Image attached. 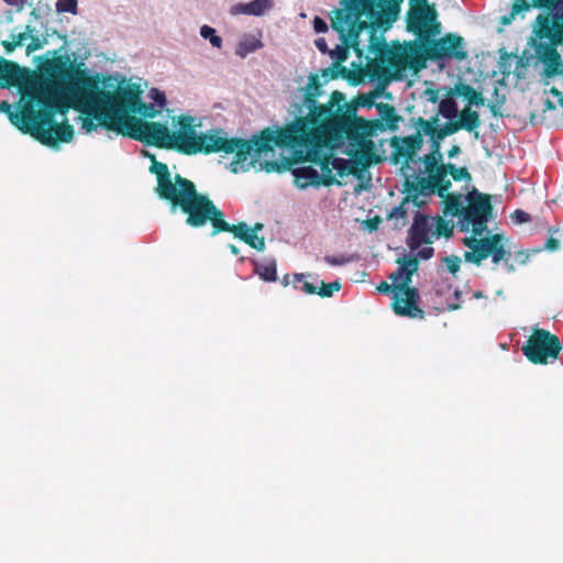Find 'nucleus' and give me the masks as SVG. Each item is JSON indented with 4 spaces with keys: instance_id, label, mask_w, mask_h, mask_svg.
Segmentation results:
<instances>
[{
    "instance_id": "nucleus-1",
    "label": "nucleus",
    "mask_w": 563,
    "mask_h": 563,
    "mask_svg": "<svg viewBox=\"0 0 563 563\" xmlns=\"http://www.w3.org/2000/svg\"><path fill=\"white\" fill-rule=\"evenodd\" d=\"M194 122L195 118L185 115L186 137L183 142L181 154L235 153L234 159L228 165L229 170L233 174L247 172L262 155L275 154V131L273 130H266L262 135H253L245 140L229 137L228 132L222 128L199 133L196 131Z\"/></svg>"
},
{
    "instance_id": "nucleus-2",
    "label": "nucleus",
    "mask_w": 563,
    "mask_h": 563,
    "mask_svg": "<svg viewBox=\"0 0 563 563\" xmlns=\"http://www.w3.org/2000/svg\"><path fill=\"white\" fill-rule=\"evenodd\" d=\"M314 125L310 118H301L275 131V146L288 150L296 163L318 161L321 152L341 148L347 140L350 122L332 117Z\"/></svg>"
},
{
    "instance_id": "nucleus-3",
    "label": "nucleus",
    "mask_w": 563,
    "mask_h": 563,
    "mask_svg": "<svg viewBox=\"0 0 563 563\" xmlns=\"http://www.w3.org/2000/svg\"><path fill=\"white\" fill-rule=\"evenodd\" d=\"M180 210L187 214L186 224L191 228L203 227L211 221V236L220 232H231L245 242L253 234L246 222L230 224L223 219V212L206 195L199 194L194 183H181Z\"/></svg>"
},
{
    "instance_id": "nucleus-4",
    "label": "nucleus",
    "mask_w": 563,
    "mask_h": 563,
    "mask_svg": "<svg viewBox=\"0 0 563 563\" xmlns=\"http://www.w3.org/2000/svg\"><path fill=\"white\" fill-rule=\"evenodd\" d=\"M44 71L58 82H71L75 88L80 89L84 92L87 101L91 106L103 107V102L95 92H91L81 86V81L89 79L98 80L99 90L110 91L112 96H114L113 92L118 93L121 85L125 84V78L118 73L112 75H102L89 68H80V64L77 63L76 58H71L67 53L47 60L44 65Z\"/></svg>"
},
{
    "instance_id": "nucleus-5",
    "label": "nucleus",
    "mask_w": 563,
    "mask_h": 563,
    "mask_svg": "<svg viewBox=\"0 0 563 563\" xmlns=\"http://www.w3.org/2000/svg\"><path fill=\"white\" fill-rule=\"evenodd\" d=\"M111 131L117 134L128 135L144 145H154L161 148H172L181 153L185 135V115L179 117L177 130L173 133L168 128L158 122H147L135 118L126 121H117L112 124Z\"/></svg>"
},
{
    "instance_id": "nucleus-6",
    "label": "nucleus",
    "mask_w": 563,
    "mask_h": 563,
    "mask_svg": "<svg viewBox=\"0 0 563 563\" xmlns=\"http://www.w3.org/2000/svg\"><path fill=\"white\" fill-rule=\"evenodd\" d=\"M26 97L42 108L41 111L33 113V136L44 145L54 146L55 114L65 115L68 112L70 108L68 100L62 95L51 93L47 87L30 89Z\"/></svg>"
},
{
    "instance_id": "nucleus-7",
    "label": "nucleus",
    "mask_w": 563,
    "mask_h": 563,
    "mask_svg": "<svg viewBox=\"0 0 563 563\" xmlns=\"http://www.w3.org/2000/svg\"><path fill=\"white\" fill-rule=\"evenodd\" d=\"M492 197L481 192L473 187L466 195L457 194L448 197L444 213L459 218V228L461 232H468L472 221H490L493 219L494 208Z\"/></svg>"
},
{
    "instance_id": "nucleus-8",
    "label": "nucleus",
    "mask_w": 563,
    "mask_h": 563,
    "mask_svg": "<svg viewBox=\"0 0 563 563\" xmlns=\"http://www.w3.org/2000/svg\"><path fill=\"white\" fill-rule=\"evenodd\" d=\"M410 54L435 62L440 70H443L450 60L461 62L467 58L464 38L454 33H448L440 38L421 35L418 43L410 47Z\"/></svg>"
},
{
    "instance_id": "nucleus-9",
    "label": "nucleus",
    "mask_w": 563,
    "mask_h": 563,
    "mask_svg": "<svg viewBox=\"0 0 563 563\" xmlns=\"http://www.w3.org/2000/svg\"><path fill=\"white\" fill-rule=\"evenodd\" d=\"M533 8L548 12L549 15L539 14L533 30L538 41L553 45L555 48L563 45V0H531Z\"/></svg>"
},
{
    "instance_id": "nucleus-10",
    "label": "nucleus",
    "mask_w": 563,
    "mask_h": 563,
    "mask_svg": "<svg viewBox=\"0 0 563 563\" xmlns=\"http://www.w3.org/2000/svg\"><path fill=\"white\" fill-rule=\"evenodd\" d=\"M87 90L95 92L97 97L103 102V107L107 108V112H97L95 118L98 120L99 124L103 125L106 130L111 131V126L117 121H125L126 113H135L139 114L143 104V101L140 97H135L129 103H120L117 101L115 97L111 95L110 91H100L99 82L95 79L84 80L80 82Z\"/></svg>"
},
{
    "instance_id": "nucleus-11",
    "label": "nucleus",
    "mask_w": 563,
    "mask_h": 563,
    "mask_svg": "<svg viewBox=\"0 0 563 563\" xmlns=\"http://www.w3.org/2000/svg\"><path fill=\"white\" fill-rule=\"evenodd\" d=\"M528 45L533 49V53L528 55V51H525L521 63L522 65H531V60H534L532 63L534 68L542 65L540 71V82L542 85L548 86L551 79L563 75V58L558 48L537 38H530Z\"/></svg>"
},
{
    "instance_id": "nucleus-12",
    "label": "nucleus",
    "mask_w": 563,
    "mask_h": 563,
    "mask_svg": "<svg viewBox=\"0 0 563 563\" xmlns=\"http://www.w3.org/2000/svg\"><path fill=\"white\" fill-rule=\"evenodd\" d=\"M143 156L148 157L152 162V165L150 166V172L156 175V192L158 197L163 200L169 201L170 212L175 213L177 209L180 208L181 199H184L181 196V183L184 181L189 184L192 181L181 177L179 174L175 175L173 181L170 172L166 164L156 161L155 155L150 152L144 151Z\"/></svg>"
},
{
    "instance_id": "nucleus-13",
    "label": "nucleus",
    "mask_w": 563,
    "mask_h": 563,
    "mask_svg": "<svg viewBox=\"0 0 563 563\" xmlns=\"http://www.w3.org/2000/svg\"><path fill=\"white\" fill-rule=\"evenodd\" d=\"M333 31L338 34L341 44L335 45L334 48H330V53H327V55L334 60V64L331 68L324 69L322 75L324 77L330 75L332 79H335L339 76L349 78L350 70L344 66H339L338 64L347 60L350 49H353L356 56L361 58L363 56L364 48L362 47L361 38H357L355 30L336 29Z\"/></svg>"
},
{
    "instance_id": "nucleus-14",
    "label": "nucleus",
    "mask_w": 563,
    "mask_h": 563,
    "mask_svg": "<svg viewBox=\"0 0 563 563\" xmlns=\"http://www.w3.org/2000/svg\"><path fill=\"white\" fill-rule=\"evenodd\" d=\"M561 349L559 338L544 329L534 330L521 347L523 355L533 364H548L556 360Z\"/></svg>"
},
{
    "instance_id": "nucleus-15",
    "label": "nucleus",
    "mask_w": 563,
    "mask_h": 563,
    "mask_svg": "<svg viewBox=\"0 0 563 563\" xmlns=\"http://www.w3.org/2000/svg\"><path fill=\"white\" fill-rule=\"evenodd\" d=\"M260 166L266 173L290 170L294 177V185L300 190H306L309 187L319 188L322 184V177L313 166L305 165L291 168L290 158L285 157L283 154H280V158L277 161L261 162Z\"/></svg>"
},
{
    "instance_id": "nucleus-16",
    "label": "nucleus",
    "mask_w": 563,
    "mask_h": 563,
    "mask_svg": "<svg viewBox=\"0 0 563 563\" xmlns=\"http://www.w3.org/2000/svg\"><path fill=\"white\" fill-rule=\"evenodd\" d=\"M366 0H341V8H334L328 13L332 30L357 27L365 13Z\"/></svg>"
},
{
    "instance_id": "nucleus-17",
    "label": "nucleus",
    "mask_w": 563,
    "mask_h": 563,
    "mask_svg": "<svg viewBox=\"0 0 563 563\" xmlns=\"http://www.w3.org/2000/svg\"><path fill=\"white\" fill-rule=\"evenodd\" d=\"M391 22L386 20L383 15L374 21L362 20L357 24V27L353 30L356 31L357 38H360L362 32L366 31L368 33L367 51L375 56L384 57L389 53V46L385 41L384 33L389 30Z\"/></svg>"
},
{
    "instance_id": "nucleus-18",
    "label": "nucleus",
    "mask_w": 563,
    "mask_h": 563,
    "mask_svg": "<svg viewBox=\"0 0 563 563\" xmlns=\"http://www.w3.org/2000/svg\"><path fill=\"white\" fill-rule=\"evenodd\" d=\"M412 121L416 128H419L424 135L430 137L431 153L423 155L419 159L424 164L427 174H432L439 165H443L441 143L448 135L443 133L441 129L439 131H432L430 125L427 124L421 117L412 119Z\"/></svg>"
},
{
    "instance_id": "nucleus-19",
    "label": "nucleus",
    "mask_w": 563,
    "mask_h": 563,
    "mask_svg": "<svg viewBox=\"0 0 563 563\" xmlns=\"http://www.w3.org/2000/svg\"><path fill=\"white\" fill-rule=\"evenodd\" d=\"M30 70L21 67L18 63L0 57V89H9L18 87L21 92L26 96L30 89L34 87L27 86Z\"/></svg>"
},
{
    "instance_id": "nucleus-20",
    "label": "nucleus",
    "mask_w": 563,
    "mask_h": 563,
    "mask_svg": "<svg viewBox=\"0 0 563 563\" xmlns=\"http://www.w3.org/2000/svg\"><path fill=\"white\" fill-rule=\"evenodd\" d=\"M431 218L421 211L417 210L413 216V221L408 230L406 244L411 252L418 250L422 244H431L433 242Z\"/></svg>"
},
{
    "instance_id": "nucleus-21",
    "label": "nucleus",
    "mask_w": 563,
    "mask_h": 563,
    "mask_svg": "<svg viewBox=\"0 0 563 563\" xmlns=\"http://www.w3.org/2000/svg\"><path fill=\"white\" fill-rule=\"evenodd\" d=\"M400 302L393 303V309L397 316L420 318L424 317V311L419 308L420 294L416 287H397Z\"/></svg>"
},
{
    "instance_id": "nucleus-22",
    "label": "nucleus",
    "mask_w": 563,
    "mask_h": 563,
    "mask_svg": "<svg viewBox=\"0 0 563 563\" xmlns=\"http://www.w3.org/2000/svg\"><path fill=\"white\" fill-rule=\"evenodd\" d=\"M302 103H294L291 106L292 121L301 118H310L313 120L314 125H317L321 120L331 117L330 101L327 104H320L316 100L317 97H308L306 95H302Z\"/></svg>"
},
{
    "instance_id": "nucleus-23",
    "label": "nucleus",
    "mask_w": 563,
    "mask_h": 563,
    "mask_svg": "<svg viewBox=\"0 0 563 563\" xmlns=\"http://www.w3.org/2000/svg\"><path fill=\"white\" fill-rule=\"evenodd\" d=\"M461 119L456 122H445L440 125V129L448 136L455 134L460 130H466L468 132L476 131L481 125V119L477 111L472 110L470 107L465 108L461 114ZM474 136L478 137V132H475Z\"/></svg>"
},
{
    "instance_id": "nucleus-24",
    "label": "nucleus",
    "mask_w": 563,
    "mask_h": 563,
    "mask_svg": "<svg viewBox=\"0 0 563 563\" xmlns=\"http://www.w3.org/2000/svg\"><path fill=\"white\" fill-rule=\"evenodd\" d=\"M330 107H331V117L334 119H344L350 122V126L352 125V121L357 117V102L356 100L352 103H347L345 99V95L341 91H333L330 96Z\"/></svg>"
},
{
    "instance_id": "nucleus-25",
    "label": "nucleus",
    "mask_w": 563,
    "mask_h": 563,
    "mask_svg": "<svg viewBox=\"0 0 563 563\" xmlns=\"http://www.w3.org/2000/svg\"><path fill=\"white\" fill-rule=\"evenodd\" d=\"M438 12L432 8H412L408 12V30L415 34H420L431 23H435Z\"/></svg>"
},
{
    "instance_id": "nucleus-26",
    "label": "nucleus",
    "mask_w": 563,
    "mask_h": 563,
    "mask_svg": "<svg viewBox=\"0 0 563 563\" xmlns=\"http://www.w3.org/2000/svg\"><path fill=\"white\" fill-rule=\"evenodd\" d=\"M374 128L371 122L360 117L352 121V125L347 133L349 148L344 151L345 154H351L357 148L366 136H372Z\"/></svg>"
},
{
    "instance_id": "nucleus-27",
    "label": "nucleus",
    "mask_w": 563,
    "mask_h": 563,
    "mask_svg": "<svg viewBox=\"0 0 563 563\" xmlns=\"http://www.w3.org/2000/svg\"><path fill=\"white\" fill-rule=\"evenodd\" d=\"M413 178L412 181H410L408 178L406 179L405 186L408 195L412 197V202L421 207L424 202L418 201V198L420 196L427 197L431 196L433 192L430 176H426L424 173H417L411 175Z\"/></svg>"
},
{
    "instance_id": "nucleus-28",
    "label": "nucleus",
    "mask_w": 563,
    "mask_h": 563,
    "mask_svg": "<svg viewBox=\"0 0 563 563\" xmlns=\"http://www.w3.org/2000/svg\"><path fill=\"white\" fill-rule=\"evenodd\" d=\"M399 264L398 268L389 275L394 285L397 287H407L411 284V278L415 273L418 272L419 262L413 258L412 255H404L402 261H397Z\"/></svg>"
},
{
    "instance_id": "nucleus-29",
    "label": "nucleus",
    "mask_w": 563,
    "mask_h": 563,
    "mask_svg": "<svg viewBox=\"0 0 563 563\" xmlns=\"http://www.w3.org/2000/svg\"><path fill=\"white\" fill-rule=\"evenodd\" d=\"M419 131L415 133L413 135L405 136L399 140L400 144L397 146V151L406 156V168H410L408 165L409 161H413V157L416 156L417 152L422 147L423 145V133L422 131L417 128Z\"/></svg>"
},
{
    "instance_id": "nucleus-30",
    "label": "nucleus",
    "mask_w": 563,
    "mask_h": 563,
    "mask_svg": "<svg viewBox=\"0 0 563 563\" xmlns=\"http://www.w3.org/2000/svg\"><path fill=\"white\" fill-rule=\"evenodd\" d=\"M448 174L450 173L446 165H439L432 174H429L433 192H437L440 198H444L445 201L448 197L452 196L449 194L452 183L448 178Z\"/></svg>"
},
{
    "instance_id": "nucleus-31",
    "label": "nucleus",
    "mask_w": 563,
    "mask_h": 563,
    "mask_svg": "<svg viewBox=\"0 0 563 563\" xmlns=\"http://www.w3.org/2000/svg\"><path fill=\"white\" fill-rule=\"evenodd\" d=\"M451 95L455 97H463L467 100L468 106L484 107L486 104V100L483 95L476 91L468 84L463 82L461 79L451 89Z\"/></svg>"
},
{
    "instance_id": "nucleus-32",
    "label": "nucleus",
    "mask_w": 563,
    "mask_h": 563,
    "mask_svg": "<svg viewBox=\"0 0 563 563\" xmlns=\"http://www.w3.org/2000/svg\"><path fill=\"white\" fill-rule=\"evenodd\" d=\"M463 244L470 249L471 251H467L464 253V260L467 263H472L475 265H481L482 261L486 260L488 257V251L485 245L481 244V241L475 238H464Z\"/></svg>"
},
{
    "instance_id": "nucleus-33",
    "label": "nucleus",
    "mask_w": 563,
    "mask_h": 563,
    "mask_svg": "<svg viewBox=\"0 0 563 563\" xmlns=\"http://www.w3.org/2000/svg\"><path fill=\"white\" fill-rule=\"evenodd\" d=\"M253 272L265 283H275L278 279L277 262L274 257L266 258L263 263L251 258Z\"/></svg>"
},
{
    "instance_id": "nucleus-34",
    "label": "nucleus",
    "mask_w": 563,
    "mask_h": 563,
    "mask_svg": "<svg viewBox=\"0 0 563 563\" xmlns=\"http://www.w3.org/2000/svg\"><path fill=\"white\" fill-rule=\"evenodd\" d=\"M331 153L329 152H321L318 161H310L311 163H316L321 168L320 176L322 177V184L321 186H342V183L339 181L333 175H332V167H331Z\"/></svg>"
},
{
    "instance_id": "nucleus-35",
    "label": "nucleus",
    "mask_w": 563,
    "mask_h": 563,
    "mask_svg": "<svg viewBox=\"0 0 563 563\" xmlns=\"http://www.w3.org/2000/svg\"><path fill=\"white\" fill-rule=\"evenodd\" d=\"M376 111L378 112L380 120L385 123L386 129L390 131L398 130V123L401 120V117L397 114L396 109L393 106L379 102L376 106Z\"/></svg>"
},
{
    "instance_id": "nucleus-36",
    "label": "nucleus",
    "mask_w": 563,
    "mask_h": 563,
    "mask_svg": "<svg viewBox=\"0 0 563 563\" xmlns=\"http://www.w3.org/2000/svg\"><path fill=\"white\" fill-rule=\"evenodd\" d=\"M264 46L263 42L253 34H244L236 46V55L245 58L249 54L256 52Z\"/></svg>"
},
{
    "instance_id": "nucleus-37",
    "label": "nucleus",
    "mask_w": 563,
    "mask_h": 563,
    "mask_svg": "<svg viewBox=\"0 0 563 563\" xmlns=\"http://www.w3.org/2000/svg\"><path fill=\"white\" fill-rule=\"evenodd\" d=\"M460 114L457 103L452 97H446L439 102L438 115L446 119V122H456L455 120L460 118Z\"/></svg>"
},
{
    "instance_id": "nucleus-38",
    "label": "nucleus",
    "mask_w": 563,
    "mask_h": 563,
    "mask_svg": "<svg viewBox=\"0 0 563 563\" xmlns=\"http://www.w3.org/2000/svg\"><path fill=\"white\" fill-rule=\"evenodd\" d=\"M531 8H533L532 3H529L527 0H515L511 5L510 12L504 14L499 19V23L501 25H509L515 20L516 15L528 12Z\"/></svg>"
},
{
    "instance_id": "nucleus-39",
    "label": "nucleus",
    "mask_w": 563,
    "mask_h": 563,
    "mask_svg": "<svg viewBox=\"0 0 563 563\" xmlns=\"http://www.w3.org/2000/svg\"><path fill=\"white\" fill-rule=\"evenodd\" d=\"M8 119L14 126L19 128L23 133H30L31 135H33V117L26 120L23 113L15 110L9 113Z\"/></svg>"
},
{
    "instance_id": "nucleus-40",
    "label": "nucleus",
    "mask_w": 563,
    "mask_h": 563,
    "mask_svg": "<svg viewBox=\"0 0 563 563\" xmlns=\"http://www.w3.org/2000/svg\"><path fill=\"white\" fill-rule=\"evenodd\" d=\"M431 221L434 225V230H432L431 233L432 239H440L441 236L450 238L453 234V227L450 225L449 221L439 216L431 218Z\"/></svg>"
},
{
    "instance_id": "nucleus-41",
    "label": "nucleus",
    "mask_w": 563,
    "mask_h": 563,
    "mask_svg": "<svg viewBox=\"0 0 563 563\" xmlns=\"http://www.w3.org/2000/svg\"><path fill=\"white\" fill-rule=\"evenodd\" d=\"M53 135L55 137V145L57 144V140L70 142L74 137V128L65 119L62 124L56 122V125L53 128Z\"/></svg>"
},
{
    "instance_id": "nucleus-42",
    "label": "nucleus",
    "mask_w": 563,
    "mask_h": 563,
    "mask_svg": "<svg viewBox=\"0 0 563 563\" xmlns=\"http://www.w3.org/2000/svg\"><path fill=\"white\" fill-rule=\"evenodd\" d=\"M199 34L203 40L209 41L212 47H214V48L222 47V43H223L222 37L217 34V31L214 27L203 24L200 27Z\"/></svg>"
},
{
    "instance_id": "nucleus-43",
    "label": "nucleus",
    "mask_w": 563,
    "mask_h": 563,
    "mask_svg": "<svg viewBox=\"0 0 563 563\" xmlns=\"http://www.w3.org/2000/svg\"><path fill=\"white\" fill-rule=\"evenodd\" d=\"M250 4L251 16H262L265 12L274 8V0H252Z\"/></svg>"
},
{
    "instance_id": "nucleus-44",
    "label": "nucleus",
    "mask_w": 563,
    "mask_h": 563,
    "mask_svg": "<svg viewBox=\"0 0 563 563\" xmlns=\"http://www.w3.org/2000/svg\"><path fill=\"white\" fill-rule=\"evenodd\" d=\"M353 161L350 158L333 157L331 167L336 170L340 177L347 176L351 173Z\"/></svg>"
},
{
    "instance_id": "nucleus-45",
    "label": "nucleus",
    "mask_w": 563,
    "mask_h": 563,
    "mask_svg": "<svg viewBox=\"0 0 563 563\" xmlns=\"http://www.w3.org/2000/svg\"><path fill=\"white\" fill-rule=\"evenodd\" d=\"M358 260L357 254L325 255L323 261L331 266H342Z\"/></svg>"
},
{
    "instance_id": "nucleus-46",
    "label": "nucleus",
    "mask_w": 563,
    "mask_h": 563,
    "mask_svg": "<svg viewBox=\"0 0 563 563\" xmlns=\"http://www.w3.org/2000/svg\"><path fill=\"white\" fill-rule=\"evenodd\" d=\"M322 93H323V90L319 82L318 76L310 75L306 87L302 88V95H306L308 97H320Z\"/></svg>"
},
{
    "instance_id": "nucleus-47",
    "label": "nucleus",
    "mask_w": 563,
    "mask_h": 563,
    "mask_svg": "<svg viewBox=\"0 0 563 563\" xmlns=\"http://www.w3.org/2000/svg\"><path fill=\"white\" fill-rule=\"evenodd\" d=\"M341 283L339 279L324 284L322 280L319 279V287H318V294L322 298H330L333 296L334 291H339L341 289Z\"/></svg>"
},
{
    "instance_id": "nucleus-48",
    "label": "nucleus",
    "mask_w": 563,
    "mask_h": 563,
    "mask_svg": "<svg viewBox=\"0 0 563 563\" xmlns=\"http://www.w3.org/2000/svg\"><path fill=\"white\" fill-rule=\"evenodd\" d=\"M380 97H382L380 91H374L372 93H363V95L358 96V98L356 99V102H357L358 108H366V109L375 108L376 109V106L378 103H376L375 100Z\"/></svg>"
},
{
    "instance_id": "nucleus-49",
    "label": "nucleus",
    "mask_w": 563,
    "mask_h": 563,
    "mask_svg": "<svg viewBox=\"0 0 563 563\" xmlns=\"http://www.w3.org/2000/svg\"><path fill=\"white\" fill-rule=\"evenodd\" d=\"M446 167L449 169L450 175L455 181L464 180L468 183L472 180V176L466 167H456L454 164L451 163L446 164Z\"/></svg>"
},
{
    "instance_id": "nucleus-50",
    "label": "nucleus",
    "mask_w": 563,
    "mask_h": 563,
    "mask_svg": "<svg viewBox=\"0 0 563 563\" xmlns=\"http://www.w3.org/2000/svg\"><path fill=\"white\" fill-rule=\"evenodd\" d=\"M56 12L77 14L78 0H57Z\"/></svg>"
},
{
    "instance_id": "nucleus-51",
    "label": "nucleus",
    "mask_w": 563,
    "mask_h": 563,
    "mask_svg": "<svg viewBox=\"0 0 563 563\" xmlns=\"http://www.w3.org/2000/svg\"><path fill=\"white\" fill-rule=\"evenodd\" d=\"M148 98L152 100L151 103L155 104L161 110L164 109L167 103L166 93L155 87L150 89Z\"/></svg>"
},
{
    "instance_id": "nucleus-52",
    "label": "nucleus",
    "mask_w": 563,
    "mask_h": 563,
    "mask_svg": "<svg viewBox=\"0 0 563 563\" xmlns=\"http://www.w3.org/2000/svg\"><path fill=\"white\" fill-rule=\"evenodd\" d=\"M118 97L125 101V103H129L132 101L135 97H137L140 93L134 88V86L128 85L126 82L121 85L119 87Z\"/></svg>"
},
{
    "instance_id": "nucleus-53",
    "label": "nucleus",
    "mask_w": 563,
    "mask_h": 563,
    "mask_svg": "<svg viewBox=\"0 0 563 563\" xmlns=\"http://www.w3.org/2000/svg\"><path fill=\"white\" fill-rule=\"evenodd\" d=\"M118 97L125 101V103H129L132 101L135 97H137L140 93L134 88V86L128 85L126 82L121 85L119 87Z\"/></svg>"
},
{
    "instance_id": "nucleus-54",
    "label": "nucleus",
    "mask_w": 563,
    "mask_h": 563,
    "mask_svg": "<svg viewBox=\"0 0 563 563\" xmlns=\"http://www.w3.org/2000/svg\"><path fill=\"white\" fill-rule=\"evenodd\" d=\"M488 256H492V262L494 264H498L501 261H505L507 257H510V251H507L504 245H498V247L487 249Z\"/></svg>"
},
{
    "instance_id": "nucleus-55",
    "label": "nucleus",
    "mask_w": 563,
    "mask_h": 563,
    "mask_svg": "<svg viewBox=\"0 0 563 563\" xmlns=\"http://www.w3.org/2000/svg\"><path fill=\"white\" fill-rule=\"evenodd\" d=\"M311 278L313 279V282L310 283V282L305 280L300 287H298L297 285H294V288L300 289L301 291H303L307 295H317L318 287H319V276L312 275Z\"/></svg>"
},
{
    "instance_id": "nucleus-56",
    "label": "nucleus",
    "mask_w": 563,
    "mask_h": 563,
    "mask_svg": "<svg viewBox=\"0 0 563 563\" xmlns=\"http://www.w3.org/2000/svg\"><path fill=\"white\" fill-rule=\"evenodd\" d=\"M377 290L384 295H391V298H393V303H397V302H400L399 300V291L398 289H396V285H389L388 283L386 282H382L378 286H377Z\"/></svg>"
},
{
    "instance_id": "nucleus-57",
    "label": "nucleus",
    "mask_w": 563,
    "mask_h": 563,
    "mask_svg": "<svg viewBox=\"0 0 563 563\" xmlns=\"http://www.w3.org/2000/svg\"><path fill=\"white\" fill-rule=\"evenodd\" d=\"M443 263L450 274L453 276L460 271L461 258L457 255H450L443 258Z\"/></svg>"
},
{
    "instance_id": "nucleus-58",
    "label": "nucleus",
    "mask_w": 563,
    "mask_h": 563,
    "mask_svg": "<svg viewBox=\"0 0 563 563\" xmlns=\"http://www.w3.org/2000/svg\"><path fill=\"white\" fill-rule=\"evenodd\" d=\"M504 240H505V238L503 234L496 233L489 238L479 239L478 241H481V244L485 245L487 249H493V247H498V245H504V243H503Z\"/></svg>"
},
{
    "instance_id": "nucleus-59",
    "label": "nucleus",
    "mask_w": 563,
    "mask_h": 563,
    "mask_svg": "<svg viewBox=\"0 0 563 563\" xmlns=\"http://www.w3.org/2000/svg\"><path fill=\"white\" fill-rule=\"evenodd\" d=\"M489 221H483L482 220H475L471 222L472 225V233L473 235L471 238L477 239V236H482L484 233L489 232L487 228V223Z\"/></svg>"
},
{
    "instance_id": "nucleus-60",
    "label": "nucleus",
    "mask_w": 563,
    "mask_h": 563,
    "mask_svg": "<svg viewBox=\"0 0 563 563\" xmlns=\"http://www.w3.org/2000/svg\"><path fill=\"white\" fill-rule=\"evenodd\" d=\"M97 112H98L97 110L92 111L91 118H86L82 120L81 129H84L87 133H89L91 131H96L98 129V126L106 129L103 125L99 124L98 120L95 118V114Z\"/></svg>"
},
{
    "instance_id": "nucleus-61",
    "label": "nucleus",
    "mask_w": 563,
    "mask_h": 563,
    "mask_svg": "<svg viewBox=\"0 0 563 563\" xmlns=\"http://www.w3.org/2000/svg\"><path fill=\"white\" fill-rule=\"evenodd\" d=\"M159 112H161V109H158L155 104H153V103H144L143 102L141 111H140L139 114L142 115L143 118L153 119Z\"/></svg>"
},
{
    "instance_id": "nucleus-62",
    "label": "nucleus",
    "mask_w": 563,
    "mask_h": 563,
    "mask_svg": "<svg viewBox=\"0 0 563 563\" xmlns=\"http://www.w3.org/2000/svg\"><path fill=\"white\" fill-rule=\"evenodd\" d=\"M511 220L516 224H523L531 221V216L522 209H516L511 214Z\"/></svg>"
},
{
    "instance_id": "nucleus-63",
    "label": "nucleus",
    "mask_w": 563,
    "mask_h": 563,
    "mask_svg": "<svg viewBox=\"0 0 563 563\" xmlns=\"http://www.w3.org/2000/svg\"><path fill=\"white\" fill-rule=\"evenodd\" d=\"M244 243L260 252H263L265 250L264 238H260L256 234H252L251 236H249V239Z\"/></svg>"
},
{
    "instance_id": "nucleus-64",
    "label": "nucleus",
    "mask_w": 563,
    "mask_h": 563,
    "mask_svg": "<svg viewBox=\"0 0 563 563\" xmlns=\"http://www.w3.org/2000/svg\"><path fill=\"white\" fill-rule=\"evenodd\" d=\"M313 31L318 34L327 33L329 30V24L319 15H316L312 20Z\"/></svg>"
}]
</instances>
